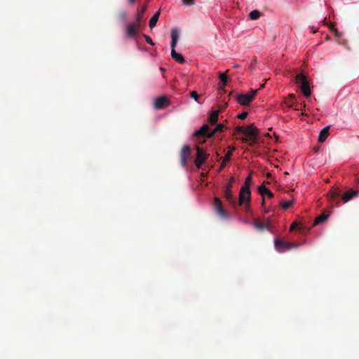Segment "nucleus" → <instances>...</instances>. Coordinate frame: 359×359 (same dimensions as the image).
I'll return each instance as SVG.
<instances>
[{"label":"nucleus","instance_id":"obj_1","mask_svg":"<svg viewBox=\"0 0 359 359\" xmlns=\"http://www.w3.org/2000/svg\"><path fill=\"white\" fill-rule=\"evenodd\" d=\"M252 183L251 174H250L245 180L244 184L242 185L239 192V200L238 202H250L251 191L250 186Z\"/></svg>","mask_w":359,"mask_h":359},{"label":"nucleus","instance_id":"obj_2","mask_svg":"<svg viewBox=\"0 0 359 359\" xmlns=\"http://www.w3.org/2000/svg\"><path fill=\"white\" fill-rule=\"evenodd\" d=\"M295 81L299 85L302 92L309 97L311 95V89L307 80V77L303 73H299L295 77Z\"/></svg>","mask_w":359,"mask_h":359},{"label":"nucleus","instance_id":"obj_3","mask_svg":"<svg viewBox=\"0 0 359 359\" xmlns=\"http://www.w3.org/2000/svg\"><path fill=\"white\" fill-rule=\"evenodd\" d=\"M257 90H252L245 94H239L237 96V101L241 105H247L251 102Z\"/></svg>","mask_w":359,"mask_h":359},{"label":"nucleus","instance_id":"obj_4","mask_svg":"<svg viewBox=\"0 0 359 359\" xmlns=\"http://www.w3.org/2000/svg\"><path fill=\"white\" fill-rule=\"evenodd\" d=\"M238 130L250 138L256 137L257 136L258 128L253 125H250L246 128L241 126L238 128Z\"/></svg>","mask_w":359,"mask_h":359},{"label":"nucleus","instance_id":"obj_5","mask_svg":"<svg viewBox=\"0 0 359 359\" xmlns=\"http://www.w3.org/2000/svg\"><path fill=\"white\" fill-rule=\"evenodd\" d=\"M207 158V155L203 149L198 147L197 149L196 158L195 160L196 166L200 168L205 163Z\"/></svg>","mask_w":359,"mask_h":359},{"label":"nucleus","instance_id":"obj_6","mask_svg":"<svg viewBox=\"0 0 359 359\" xmlns=\"http://www.w3.org/2000/svg\"><path fill=\"white\" fill-rule=\"evenodd\" d=\"M170 104V101L167 96H160L155 99L154 108L161 109Z\"/></svg>","mask_w":359,"mask_h":359},{"label":"nucleus","instance_id":"obj_7","mask_svg":"<svg viewBox=\"0 0 359 359\" xmlns=\"http://www.w3.org/2000/svg\"><path fill=\"white\" fill-rule=\"evenodd\" d=\"M275 245L276 249L280 252H284L285 250H290L297 246L296 245H294L291 243L280 240H276L275 241Z\"/></svg>","mask_w":359,"mask_h":359},{"label":"nucleus","instance_id":"obj_8","mask_svg":"<svg viewBox=\"0 0 359 359\" xmlns=\"http://www.w3.org/2000/svg\"><path fill=\"white\" fill-rule=\"evenodd\" d=\"M258 192L262 196L263 202L266 198H272L273 197V192L267 188L264 184L258 187Z\"/></svg>","mask_w":359,"mask_h":359},{"label":"nucleus","instance_id":"obj_9","mask_svg":"<svg viewBox=\"0 0 359 359\" xmlns=\"http://www.w3.org/2000/svg\"><path fill=\"white\" fill-rule=\"evenodd\" d=\"M215 210L222 219H228L230 217V213L224 208L222 203H215Z\"/></svg>","mask_w":359,"mask_h":359},{"label":"nucleus","instance_id":"obj_10","mask_svg":"<svg viewBox=\"0 0 359 359\" xmlns=\"http://www.w3.org/2000/svg\"><path fill=\"white\" fill-rule=\"evenodd\" d=\"M191 154L190 147L188 144H185L182 149L181 152V164L185 167L187 163V159Z\"/></svg>","mask_w":359,"mask_h":359},{"label":"nucleus","instance_id":"obj_11","mask_svg":"<svg viewBox=\"0 0 359 359\" xmlns=\"http://www.w3.org/2000/svg\"><path fill=\"white\" fill-rule=\"evenodd\" d=\"M211 130H210L209 126L207 124H203L198 130H196L194 135V136H203L206 137H211L212 136H209Z\"/></svg>","mask_w":359,"mask_h":359},{"label":"nucleus","instance_id":"obj_12","mask_svg":"<svg viewBox=\"0 0 359 359\" xmlns=\"http://www.w3.org/2000/svg\"><path fill=\"white\" fill-rule=\"evenodd\" d=\"M330 212L327 210H324L320 215L316 217L313 226H317L323 224L327 221L330 217Z\"/></svg>","mask_w":359,"mask_h":359},{"label":"nucleus","instance_id":"obj_13","mask_svg":"<svg viewBox=\"0 0 359 359\" xmlns=\"http://www.w3.org/2000/svg\"><path fill=\"white\" fill-rule=\"evenodd\" d=\"M359 194V190L349 189L342 196L343 202H348L353 200Z\"/></svg>","mask_w":359,"mask_h":359},{"label":"nucleus","instance_id":"obj_14","mask_svg":"<svg viewBox=\"0 0 359 359\" xmlns=\"http://www.w3.org/2000/svg\"><path fill=\"white\" fill-rule=\"evenodd\" d=\"M330 128V126H325L320 131V133L318 135V142H323L327 138V137L329 135Z\"/></svg>","mask_w":359,"mask_h":359},{"label":"nucleus","instance_id":"obj_15","mask_svg":"<svg viewBox=\"0 0 359 359\" xmlns=\"http://www.w3.org/2000/svg\"><path fill=\"white\" fill-rule=\"evenodd\" d=\"M139 25L137 22L130 24L127 26V35L130 38H134L136 33L137 27Z\"/></svg>","mask_w":359,"mask_h":359},{"label":"nucleus","instance_id":"obj_16","mask_svg":"<svg viewBox=\"0 0 359 359\" xmlns=\"http://www.w3.org/2000/svg\"><path fill=\"white\" fill-rule=\"evenodd\" d=\"M171 57L173 60L180 64H184L185 62V59L184 58L183 55L180 53H178L175 50H171Z\"/></svg>","mask_w":359,"mask_h":359},{"label":"nucleus","instance_id":"obj_17","mask_svg":"<svg viewBox=\"0 0 359 359\" xmlns=\"http://www.w3.org/2000/svg\"><path fill=\"white\" fill-rule=\"evenodd\" d=\"M219 111L218 110H215V111H212L208 115V121L210 124L213 125V124H215L217 122L218 116H219Z\"/></svg>","mask_w":359,"mask_h":359},{"label":"nucleus","instance_id":"obj_18","mask_svg":"<svg viewBox=\"0 0 359 359\" xmlns=\"http://www.w3.org/2000/svg\"><path fill=\"white\" fill-rule=\"evenodd\" d=\"M160 15V11L156 12L154 15L149 20V25L151 29L154 28L158 22Z\"/></svg>","mask_w":359,"mask_h":359},{"label":"nucleus","instance_id":"obj_19","mask_svg":"<svg viewBox=\"0 0 359 359\" xmlns=\"http://www.w3.org/2000/svg\"><path fill=\"white\" fill-rule=\"evenodd\" d=\"M294 95H290L287 100L285 101L286 104L288 107L294 108L295 110H299L297 105L294 104Z\"/></svg>","mask_w":359,"mask_h":359},{"label":"nucleus","instance_id":"obj_20","mask_svg":"<svg viewBox=\"0 0 359 359\" xmlns=\"http://www.w3.org/2000/svg\"><path fill=\"white\" fill-rule=\"evenodd\" d=\"M231 187H232L230 184H226L225 186L224 196L227 200H232L233 198Z\"/></svg>","mask_w":359,"mask_h":359},{"label":"nucleus","instance_id":"obj_21","mask_svg":"<svg viewBox=\"0 0 359 359\" xmlns=\"http://www.w3.org/2000/svg\"><path fill=\"white\" fill-rule=\"evenodd\" d=\"M232 153L231 151H229L225 154V156L222 160V162L221 163V168H223L226 166V164L227 162L230 160L231 157Z\"/></svg>","mask_w":359,"mask_h":359},{"label":"nucleus","instance_id":"obj_22","mask_svg":"<svg viewBox=\"0 0 359 359\" xmlns=\"http://www.w3.org/2000/svg\"><path fill=\"white\" fill-rule=\"evenodd\" d=\"M254 226L256 229H259V230H263L264 229H269V225L265 224V223H263V222H260L259 221H255L254 222Z\"/></svg>","mask_w":359,"mask_h":359},{"label":"nucleus","instance_id":"obj_23","mask_svg":"<svg viewBox=\"0 0 359 359\" xmlns=\"http://www.w3.org/2000/svg\"><path fill=\"white\" fill-rule=\"evenodd\" d=\"M219 79L222 82V84H221V86H220V88H222V90H224V87L226 86V83H227V76L225 73H222L220 74L219 75Z\"/></svg>","mask_w":359,"mask_h":359},{"label":"nucleus","instance_id":"obj_24","mask_svg":"<svg viewBox=\"0 0 359 359\" xmlns=\"http://www.w3.org/2000/svg\"><path fill=\"white\" fill-rule=\"evenodd\" d=\"M224 128V125L223 123H218L215 128L211 130L210 133L209 134V136H213L217 132L221 131Z\"/></svg>","mask_w":359,"mask_h":359},{"label":"nucleus","instance_id":"obj_25","mask_svg":"<svg viewBox=\"0 0 359 359\" xmlns=\"http://www.w3.org/2000/svg\"><path fill=\"white\" fill-rule=\"evenodd\" d=\"M260 12L258 10H253L250 11L249 17L251 20H257L260 17Z\"/></svg>","mask_w":359,"mask_h":359},{"label":"nucleus","instance_id":"obj_26","mask_svg":"<svg viewBox=\"0 0 359 359\" xmlns=\"http://www.w3.org/2000/svg\"><path fill=\"white\" fill-rule=\"evenodd\" d=\"M179 31L177 29H172L171 31V40L177 41L179 36Z\"/></svg>","mask_w":359,"mask_h":359},{"label":"nucleus","instance_id":"obj_27","mask_svg":"<svg viewBox=\"0 0 359 359\" xmlns=\"http://www.w3.org/2000/svg\"><path fill=\"white\" fill-rule=\"evenodd\" d=\"M146 6H144L142 9L140 11V12L138 13L137 15V18H136V22L137 24H140V21H141V19H142V15L144 14L145 10H146Z\"/></svg>","mask_w":359,"mask_h":359},{"label":"nucleus","instance_id":"obj_28","mask_svg":"<svg viewBox=\"0 0 359 359\" xmlns=\"http://www.w3.org/2000/svg\"><path fill=\"white\" fill-rule=\"evenodd\" d=\"M144 38H145L146 41H147L149 44H150V45H151V46H154V41H153L152 39L151 38V36H149V35H147V34H144Z\"/></svg>","mask_w":359,"mask_h":359},{"label":"nucleus","instance_id":"obj_29","mask_svg":"<svg viewBox=\"0 0 359 359\" xmlns=\"http://www.w3.org/2000/svg\"><path fill=\"white\" fill-rule=\"evenodd\" d=\"M190 96L191 98L198 102V95L196 91H192Z\"/></svg>","mask_w":359,"mask_h":359},{"label":"nucleus","instance_id":"obj_30","mask_svg":"<svg viewBox=\"0 0 359 359\" xmlns=\"http://www.w3.org/2000/svg\"><path fill=\"white\" fill-rule=\"evenodd\" d=\"M248 113L247 111H243L238 115V118L244 120L247 118Z\"/></svg>","mask_w":359,"mask_h":359},{"label":"nucleus","instance_id":"obj_31","mask_svg":"<svg viewBox=\"0 0 359 359\" xmlns=\"http://www.w3.org/2000/svg\"><path fill=\"white\" fill-rule=\"evenodd\" d=\"M182 3L187 6H192L195 4V0H182Z\"/></svg>","mask_w":359,"mask_h":359},{"label":"nucleus","instance_id":"obj_32","mask_svg":"<svg viewBox=\"0 0 359 359\" xmlns=\"http://www.w3.org/2000/svg\"><path fill=\"white\" fill-rule=\"evenodd\" d=\"M120 18L121 21L125 22L127 18V13L125 11H123L120 13Z\"/></svg>","mask_w":359,"mask_h":359},{"label":"nucleus","instance_id":"obj_33","mask_svg":"<svg viewBox=\"0 0 359 359\" xmlns=\"http://www.w3.org/2000/svg\"><path fill=\"white\" fill-rule=\"evenodd\" d=\"M177 44V41L171 40V42H170L171 50H175V47H176Z\"/></svg>","mask_w":359,"mask_h":359},{"label":"nucleus","instance_id":"obj_34","mask_svg":"<svg viewBox=\"0 0 359 359\" xmlns=\"http://www.w3.org/2000/svg\"><path fill=\"white\" fill-rule=\"evenodd\" d=\"M281 204H282L283 209L286 210V209L290 208L291 205L292 203H281Z\"/></svg>","mask_w":359,"mask_h":359},{"label":"nucleus","instance_id":"obj_35","mask_svg":"<svg viewBox=\"0 0 359 359\" xmlns=\"http://www.w3.org/2000/svg\"><path fill=\"white\" fill-rule=\"evenodd\" d=\"M297 226V224L296 222H293V223L291 224L290 227V231H293V230H294V229H296Z\"/></svg>","mask_w":359,"mask_h":359},{"label":"nucleus","instance_id":"obj_36","mask_svg":"<svg viewBox=\"0 0 359 359\" xmlns=\"http://www.w3.org/2000/svg\"><path fill=\"white\" fill-rule=\"evenodd\" d=\"M233 182H234V177H231L229 178V180L228 183L226 184H230L232 187V183Z\"/></svg>","mask_w":359,"mask_h":359},{"label":"nucleus","instance_id":"obj_37","mask_svg":"<svg viewBox=\"0 0 359 359\" xmlns=\"http://www.w3.org/2000/svg\"><path fill=\"white\" fill-rule=\"evenodd\" d=\"M265 205H266V203H262V210L264 211L265 212H268V210H267Z\"/></svg>","mask_w":359,"mask_h":359},{"label":"nucleus","instance_id":"obj_38","mask_svg":"<svg viewBox=\"0 0 359 359\" xmlns=\"http://www.w3.org/2000/svg\"><path fill=\"white\" fill-rule=\"evenodd\" d=\"M239 205H242L243 203H238ZM245 205V208H249L250 203H244Z\"/></svg>","mask_w":359,"mask_h":359},{"label":"nucleus","instance_id":"obj_39","mask_svg":"<svg viewBox=\"0 0 359 359\" xmlns=\"http://www.w3.org/2000/svg\"><path fill=\"white\" fill-rule=\"evenodd\" d=\"M214 202H222L219 198H215Z\"/></svg>","mask_w":359,"mask_h":359},{"label":"nucleus","instance_id":"obj_40","mask_svg":"<svg viewBox=\"0 0 359 359\" xmlns=\"http://www.w3.org/2000/svg\"><path fill=\"white\" fill-rule=\"evenodd\" d=\"M130 4H133L136 0H128Z\"/></svg>","mask_w":359,"mask_h":359},{"label":"nucleus","instance_id":"obj_41","mask_svg":"<svg viewBox=\"0 0 359 359\" xmlns=\"http://www.w3.org/2000/svg\"><path fill=\"white\" fill-rule=\"evenodd\" d=\"M283 202L287 203V202H292V201H290V200H285V201H283Z\"/></svg>","mask_w":359,"mask_h":359},{"label":"nucleus","instance_id":"obj_42","mask_svg":"<svg viewBox=\"0 0 359 359\" xmlns=\"http://www.w3.org/2000/svg\"><path fill=\"white\" fill-rule=\"evenodd\" d=\"M312 30H313V32H316L317 31V29L312 28Z\"/></svg>","mask_w":359,"mask_h":359},{"label":"nucleus","instance_id":"obj_43","mask_svg":"<svg viewBox=\"0 0 359 359\" xmlns=\"http://www.w3.org/2000/svg\"><path fill=\"white\" fill-rule=\"evenodd\" d=\"M160 70H161V72H163V71H164L165 69H164V68H163V67H160Z\"/></svg>","mask_w":359,"mask_h":359},{"label":"nucleus","instance_id":"obj_44","mask_svg":"<svg viewBox=\"0 0 359 359\" xmlns=\"http://www.w3.org/2000/svg\"><path fill=\"white\" fill-rule=\"evenodd\" d=\"M336 34L339 36V34L337 30H336Z\"/></svg>","mask_w":359,"mask_h":359}]
</instances>
